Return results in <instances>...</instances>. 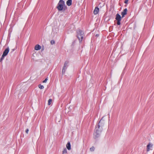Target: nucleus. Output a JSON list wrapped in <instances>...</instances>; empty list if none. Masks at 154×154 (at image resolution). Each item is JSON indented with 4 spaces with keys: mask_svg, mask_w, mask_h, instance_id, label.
I'll return each instance as SVG.
<instances>
[{
    "mask_svg": "<svg viewBox=\"0 0 154 154\" xmlns=\"http://www.w3.org/2000/svg\"><path fill=\"white\" fill-rule=\"evenodd\" d=\"M103 118L100 120L97 125L96 126L94 133V137L96 139L99 137L103 130V127L104 122L103 120Z\"/></svg>",
    "mask_w": 154,
    "mask_h": 154,
    "instance_id": "f257e3e1",
    "label": "nucleus"
},
{
    "mask_svg": "<svg viewBox=\"0 0 154 154\" xmlns=\"http://www.w3.org/2000/svg\"><path fill=\"white\" fill-rule=\"evenodd\" d=\"M56 8L59 11H65L67 9L63 0H60Z\"/></svg>",
    "mask_w": 154,
    "mask_h": 154,
    "instance_id": "f03ea898",
    "label": "nucleus"
},
{
    "mask_svg": "<svg viewBox=\"0 0 154 154\" xmlns=\"http://www.w3.org/2000/svg\"><path fill=\"white\" fill-rule=\"evenodd\" d=\"M77 37L78 38L80 43L82 41L84 36V32L81 30L79 29L76 31Z\"/></svg>",
    "mask_w": 154,
    "mask_h": 154,
    "instance_id": "7ed1b4c3",
    "label": "nucleus"
},
{
    "mask_svg": "<svg viewBox=\"0 0 154 154\" xmlns=\"http://www.w3.org/2000/svg\"><path fill=\"white\" fill-rule=\"evenodd\" d=\"M69 63V61H66L65 62L62 71V74H64L65 73V71L67 68V67L68 66V64Z\"/></svg>",
    "mask_w": 154,
    "mask_h": 154,
    "instance_id": "20e7f679",
    "label": "nucleus"
},
{
    "mask_svg": "<svg viewBox=\"0 0 154 154\" xmlns=\"http://www.w3.org/2000/svg\"><path fill=\"white\" fill-rule=\"evenodd\" d=\"M122 17L119 14H117L116 15V17L115 18L116 20H117V24L118 25H120L121 24L120 21L121 20Z\"/></svg>",
    "mask_w": 154,
    "mask_h": 154,
    "instance_id": "39448f33",
    "label": "nucleus"
},
{
    "mask_svg": "<svg viewBox=\"0 0 154 154\" xmlns=\"http://www.w3.org/2000/svg\"><path fill=\"white\" fill-rule=\"evenodd\" d=\"M127 8L124 9L123 11L122 12L121 15H122V17H123L125 16L127 14Z\"/></svg>",
    "mask_w": 154,
    "mask_h": 154,
    "instance_id": "423d86ee",
    "label": "nucleus"
},
{
    "mask_svg": "<svg viewBox=\"0 0 154 154\" xmlns=\"http://www.w3.org/2000/svg\"><path fill=\"white\" fill-rule=\"evenodd\" d=\"M9 51V48L8 47L6 48L4 51L3 54V56H6L8 53Z\"/></svg>",
    "mask_w": 154,
    "mask_h": 154,
    "instance_id": "0eeeda50",
    "label": "nucleus"
},
{
    "mask_svg": "<svg viewBox=\"0 0 154 154\" xmlns=\"http://www.w3.org/2000/svg\"><path fill=\"white\" fill-rule=\"evenodd\" d=\"M99 11V8L98 7L95 8L94 11V14H98Z\"/></svg>",
    "mask_w": 154,
    "mask_h": 154,
    "instance_id": "6e6552de",
    "label": "nucleus"
},
{
    "mask_svg": "<svg viewBox=\"0 0 154 154\" xmlns=\"http://www.w3.org/2000/svg\"><path fill=\"white\" fill-rule=\"evenodd\" d=\"M41 47L39 45H36L35 47V49L36 50H38L41 49Z\"/></svg>",
    "mask_w": 154,
    "mask_h": 154,
    "instance_id": "1a4fd4ad",
    "label": "nucleus"
},
{
    "mask_svg": "<svg viewBox=\"0 0 154 154\" xmlns=\"http://www.w3.org/2000/svg\"><path fill=\"white\" fill-rule=\"evenodd\" d=\"M66 147L67 149L70 150L71 149V145L70 142H68L66 145Z\"/></svg>",
    "mask_w": 154,
    "mask_h": 154,
    "instance_id": "9d476101",
    "label": "nucleus"
},
{
    "mask_svg": "<svg viewBox=\"0 0 154 154\" xmlns=\"http://www.w3.org/2000/svg\"><path fill=\"white\" fill-rule=\"evenodd\" d=\"M152 145L150 143H149L147 146L146 150L147 151H149L150 149V147H152Z\"/></svg>",
    "mask_w": 154,
    "mask_h": 154,
    "instance_id": "9b49d317",
    "label": "nucleus"
},
{
    "mask_svg": "<svg viewBox=\"0 0 154 154\" xmlns=\"http://www.w3.org/2000/svg\"><path fill=\"white\" fill-rule=\"evenodd\" d=\"M72 0H68L66 2V5L68 6L71 5L72 4Z\"/></svg>",
    "mask_w": 154,
    "mask_h": 154,
    "instance_id": "f8f14e48",
    "label": "nucleus"
},
{
    "mask_svg": "<svg viewBox=\"0 0 154 154\" xmlns=\"http://www.w3.org/2000/svg\"><path fill=\"white\" fill-rule=\"evenodd\" d=\"M67 152V149H66V148H65L63 152H62V154H66Z\"/></svg>",
    "mask_w": 154,
    "mask_h": 154,
    "instance_id": "ddd939ff",
    "label": "nucleus"
},
{
    "mask_svg": "<svg viewBox=\"0 0 154 154\" xmlns=\"http://www.w3.org/2000/svg\"><path fill=\"white\" fill-rule=\"evenodd\" d=\"M5 56H3V55L2 54V57H1V58L0 59V62H2V60L4 59V57Z\"/></svg>",
    "mask_w": 154,
    "mask_h": 154,
    "instance_id": "4468645a",
    "label": "nucleus"
},
{
    "mask_svg": "<svg viewBox=\"0 0 154 154\" xmlns=\"http://www.w3.org/2000/svg\"><path fill=\"white\" fill-rule=\"evenodd\" d=\"M38 87L39 88H40L41 89H42L44 88V87L43 85H38Z\"/></svg>",
    "mask_w": 154,
    "mask_h": 154,
    "instance_id": "2eb2a0df",
    "label": "nucleus"
},
{
    "mask_svg": "<svg viewBox=\"0 0 154 154\" xmlns=\"http://www.w3.org/2000/svg\"><path fill=\"white\" fill-rule=\"evenodd\" d=\"M52 100L51 99H49L48 100V105H50L51 102H52Z\"/></svg>",
    "mask_w": 154,
    "mask_h": 154,
    "instance_id": "dca6fc26",
    "label": "nucleus"
},
{
    "mask_svg": "<svg viewBox=\"0 0 154 154\" xmlns=\"http://www.w3.org/2000/svg\"><path fill=\"white\" fill-rule=\"evenodd\" d=\"M94 149V146H92L90 148V150L91 151H93Z\"/></svg>",
    "mask_w": 154,
    "mask_h": 154,
    "instance_id": "f3484780",
    "label": "nucleus"
},
{
    "mask_svg": "<svg viewBox=\"0 0 154 154\" xmlns=\"http://www.w3.org/2000/svg\"><path fill=\"white\" fill-rule=\"evenodd\" d=\"M51 45H53L55 43V41L53 40H52L51 41Z\"/></svg>",
    "mask_w": 154,
    "mask_h": 154,
    "instance_id": "a211bd4d",
    "label": "nucleus"
},
{
    "mask_svg": "<svg viewBox=\"0 0 154 154\" xmlns=\"http://www.w3.org/2000/svg\"><path fill=\"white\" fill-rule=\"evenodd\" d=\"M48 78H46L43 81V83H46V82L48 80Z\"/></svg>",
    "mask_w": 154,
    "mask_h": 154,
    "instance_id": "6ab92c4d",
    "label": "nucleus"
},
{
    "mask_svg": "<svg viewBox=\"0 0 154 154\" xmlns=\"http://www.w3.org/2000/svg\"><path fill=\"white\" fill-rule=\"evenodd\" d=\"M128 0H125L124 3L126 4H127Z\"/></svg>",
    "mask_w": 154,
    "mask_h": 154,
    "instance_id": "aec40b11",
    "label": "nucleus"
},
{
    "mask_svg": "<svg viewBox=\"0 0 154 154\" xmlns=\"http://www.w3.org/2000/svg\"><path fill=\"white\" fill-rule=\"evenodd\" d=\"M28 131H29V129H26V132L27 134H28Z\"/></svg>",
    "mask_w": 154,
    "mask_h": 154,
    "instance_id": "412c9836",
    "label": "nucleus"
},
{
    "mask_svg": "<svg viewBox=\"0 0 154 154\" xmlns=\"http://www.w3.org/2000/svg\"><path fill=\"white\" fill-rule=\"evenodd\" d=\"M98 36V34H96V36H97V37Z\"/></svg>",
    "mask_w": 154,
    "mask_h": 154,
    "instance_id": "4be33fe9",
    "label": "nucleus"
},
{
    "mask_svg": "<svg viewBox=\"0 0 154 154\" xmlns=\"http://www.w3.org/2000/svg\"><path fill=\"white\" fill-rule=\"evenodd\" d=\"M14 51V49H12V52H13V51Z\"/></svg>",
    "mask_w": 154,
    "mask_h": 154,
    "instance_id": "5701e85b",
    "label": "nucleus"
}]
</instances>
